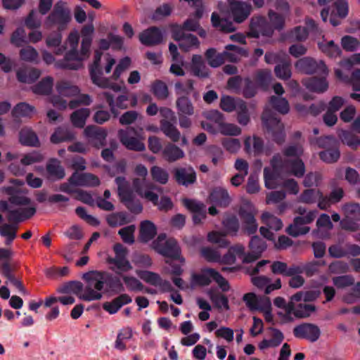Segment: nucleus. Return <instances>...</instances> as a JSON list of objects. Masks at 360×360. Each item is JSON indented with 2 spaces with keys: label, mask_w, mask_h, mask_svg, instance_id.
I'll use <instances>...</instances> for the list:
<instances>
[{
  "label": "nucleus",
  "mask_w": 360,
  "mask_h": 360,
  "mask_svg": "<svg viewBox=\"0 0 360 360\" xmlns=\"http://www.w3.org/2000/svg\"><path fill=\"white\" fill-rule=\"evenodd\" d=\"M106 274L102 271H92L82 276L86 285L83 290V285L79 281H70L63 285L58 291L60 293L75 294L79 299L85 301L98 300L102 297Z\"/></svg>",
  "instance_id": "1"
},
{
  "label": "nucleus",
  "mask_w": 360,
  "mask_h": 360,
  "mask_svg": "<svg viewBox=\"0 0 360 360\" xmlns=\"http://www.w3.org/2000/svg\"><path fill=\"white\" fill-rule=\"evenodd\" d=\"M79 39V36L77 31L70 33L66 41V46L69 50L63 60L56 63V67L70 70H77L82 67V61L88 57L89 51L84 53L82 45L81 50H77ZM65 49L66 47L65 46H60L55 53L56 55H61Z\"/></svg>",
  "instance_id": "2"
},
{
  "label": "nucleus",
  "mask_w": 360,
  "mask_h": 360,
  "mask_svg": "<svg viewBox=\"0 0 360 360\" xmlns=\"http://www.w3.org/2000/svg\"><path fill=\"white\" fill-rule=\"evenodd\" d=\"M153 248L159 254L178 259L181 264L185 263V259L181 256V249L174 238H167L164 234H160L152 243Z\"/></svg>",
  "instance_id": "3"
},
{
  "label": "nucleus",
  "mask_w": 360,
  "mask_h": 360,
  "mask_svg": "<svg viewBox=\"0 0 360 360\" xmlns=\"http://www.w3.org/2000/svg\"><path fill=\"white\" fill-rule=\"evenodd\" d=\"M71 11L66 3L59 1L54 5L53 9L45 20V25L51 27L57 26L58 30H64L71 20Z\"/></svg>",
  "instance_id": "4"
},
{
  "label": "nucleus",
  "mask_w": 360,
  "mask_h": 360,
  "mask_svg": "<svg viewBox=\"0 0 360 360\" xmlns=\"http://www.w3.org/2000/svg\"><path fill=\"white\" fill-rule=\"evenodd\" d=\"M264 126L266 128L268 133L277 143H282L284 141V126L281 121L273 116L269 110H265L262 116Z\"/></svg>",
  "instance_id": "5"
},
{
  "label": "nucleus",
  "mask_w": 360,
  "mask_h": 360,
  "mask_svg": "<svg viewBox=\"0 0 360 360\" xmlns=\"http://www.w3.org/2000/svg\"><path fill=\"white\" fill-rule=\"evenodd\" d=\"M101 56V52L98 51L95 52L94 64L90 70V75L92 82L98 87L103 89L109 88L112 89L115 92H118L120 91L121 87L116 84L111 83L108 78L103 77L101 75V71L99 70V63Z\"/></svg>",
  "instance_id": "6"
},
{
  "label": "nucleus",
  "mask_w": 360,
  "mask_h": 360,
  "mask_svg": "<svg viewBox=\"0 0 360 360\" xmlns=\"http://www.w3.org/2000/svg\"><path fill=\"white\" fill-rule=\"evenodd\" d=\"M271 165L274 169L289 167L290 173L297 177H302L305 172L304 164L300 158L283 160L281 155L276 154L272 158Z\"/></svg>",
  "instance_id": "7"
},
{
  "label": "nucleus",
  "mask_w": 360,
  "mask_h": 360,
  "mask_svg": "<svg viewBox=\"0 0 360 360\" xmlns=\"http://www.w3.org/2000/svg\"><path fill=\"white\" fill-rule=\"evenodd\" d=\"M132 186L134 191L142 198L151 200L155 198V195L153 191L162 193L163 188L155 184L146 181V179L135 177L132 179Z\"/></svg>",
  "instance_id": "8"
},
{
  "label": "nucleus",
  "mask_w": 360,
  "mask_h": 360,
  "mask_svg": "<svg viewBox=\"0 0 360 360\" xmlns=\"http://www.w3.org/2000/svg\"><path fill=\"white\" fill-rule=\"evenodd\" d=\"M136 133V130L133 127L127 128V129H120L117 136L121 143L128 150L142 152L146 149L144 143L143 142V138L139 139L132 136L131 132Z\"/></svg>",
  "instance_id": "9"
},
{
  "label": "nucleus",
  "mask_w": 360,
  "mask_h": 360,
  "mask_svg": "<svg viewBox=\"0 0 360 360\" xmlns=\"http://www.w3.org/2000/svg\"><path fill=\"white\" fill-rule=\"evenodd\" d=\"M89 145L100 148L105 145L108 132L106 129L95 125L87 126L83 131Z\"/></svg>",
  "instance_id": "10"
},
{
  "label": "nucleus",
  "mask_w": 360,
  "mask_h": 360,
  "mask_svg": "<svg viewBox=\"0 0 360 360\" xmlns=\"http://www.w3.org/2000/svg\"><path fill=\"white\" fill-rule=\"evenodd\" d=\"M295 68L306 74H328V69L322 60L316 61L309 57L300 59L295 63Z\"/></svg>",
  "instance_id": "11"
},
{
  "label": "nucleus",
  "mask_w": 360,
  "mask_h": 360,
  "mask_svg": "<svg viewBox=\"0 0 360 360\" xmlns=\"http://www.w3.org/2000/svg\"><path fill=\"white\" fill-rule=\"evenodd\" d=\"M231 13L235 22L241 23L250 15L252 6L250 2L227 0Z\"/></svg>",
  "instance_id": "12"
},
{
  "label": "nucleus",
  "mask_w": 360,
  "mask_h": 360,
  "mask_svg": "<svg viewBox=\"0 0 360 360\" xmlns=\"http://www.w3.org/2000/svg\"><path fill=\"white\" fill-rule=\"evenodd\" d=\"M173 176L179 185L188 186L196 182V172L193 167H177L174 168Z\"/></svg>",
  "instance_id": "13"
},
{
  "label": "nucleus",
  "mask_w": 360,
  "mask_h": 360,
  "mask_svg": "<svg viewBox=\"0 0 360 360\" xmlns=\"http://www.w3.org/2000/svg\"><path fill=\"white\" fill-rule=\"evenodd\" d=\"M293 334L296 338L307 339L314 342L320 338L321 330L315 324L304 323L294 328Z\"/></svg>",
  "instance_id": "14"
},
{
  "label": "nucleus",
  "mask_w": 360,
  "mask_h": 360,
  "mask_svg": "<svg viewBox=\"0 0 360 360\" xmlns=\"http://www.w3.org/2000/svg\"><path fill=\"white\" fill-rule=\"evenodd\" d=\"M0 191L9 195L8 202L15 205H28L31 199L27 197L28 191L14 186H3Z\"/></svg>",
  "instance_id": "15"
},
{
  "label": "nucleus",
  "mask_w": 360,
  "mask_h": 360,
  "mask_svg": "<svg viewBox=\"0 0 360 360\" xmlns=\"http://www.w3.org/2000/svg\"><path fill=\"white\" fill-rule=\"evenodd\" d=\"M139 276L147 283L158 287L161 292L172 291L173 288L171 283L168 281L162 279L159 274L155 272L144 271L139 274Z\"/></svg>",
  "instance_id": "16"
},
{
  "label": "nucleus",
  "mask_w": 360,
  "mask_h": 360,
  "mask_svg": "<svg viewBox=\"0 0 360 360\" xmlns=\"http://www.w3.org/2000/svg\"><path fill=\"white\" fill-rule=\"evenodd\" d=\"M69 181L75 186L90 187L98 186L101 183L98 177L93 174H79L77 172L72 174Z\"/></svg>",
  "instance_id": "17"
},
{
  "label": "nucleus",
  "mask_w": 360,
  "mask_h": 360,
  "mask_svg": "<svg viewBox=\"0 0 360 360\" xmlns=\"http://www.w3.org/2000/svg\"><path fill=\"white\" fill-rule=\"evenodd\" d=\"M139 38L143 45L155 46L162 42V34L159 28L151 27L140 33Z\"/></svg>",
  "instance_id": "18"
},
{
  "label": "nucleus",
  "mask_w": 360,
  "mask_h": 360,
  "mask_svg": "<svg viewBox=\"0 0 360 360\" xmlns=\"http://www.w3.org/2000/svg\"><path fill=\"white\" fill-rule=\"evenodd\" d=\"M252 284L259 289L264 290V293L268 295L273 290L281 288V281L280 278L276 280L274 283H271V279L265 276H252L251 278Z\"/></svg>",
  "instance_id": "19"
},
{
  "label": "nucleus",
  "mask_w": 360,
  "mask_h": 360,
  "mask_svg": "<svg viewBox=\"0 0 360 360\" xmlns=\"http://www.w3.org/2000/svg\"><path fill=\"white\" fill-rule=\"evenodd\" d=\"M208 200L219 207H226L231 202L228 191L223 187H216L210 192Z\"/></svg>",
  "instance_id": "20"
},
{
  "label": "nucleus",
  "mask_w": 360,
  "mask_h": 360,
  "mask_svg": "<svg viewBox=\"0 0 360 360\" xmlns=\"http://www.w3.org/2000/svg\"><path fill=\"white\" fill-rule=\"evenodd\" d=\"M174 39L179 41V46L184 51H189L193 47H198L199 41L198 38L193 34H185L182 30L176 31L174 33Z\"/></svg>",
  "instance_id": "21"
},
{
  "label": "nucleus",
  "mask_w": 360,
  "mask_h": 360,
  "mask_svg": "<svg viewBox=\"0 0 360 360\" xmlns=\"http://www.w3.org/2000/svg\"><path fill=\"white\" fill-rule=\"evenodd\" d=\"M249 248L251 252L249 253V257H245L246 262H254L257 259L262 253L266 250V244L264 240L257 236H252L250 243Z\"/></svg>",
  "instance_id": "22"
},
{
  "label": "nucleus",
  "mask_w": 360,
  "mask_h": 360,
  "mask_svg": "<svg viewBox=\"0 0 360 360\" xmlns=\"http://www.w3.org/2000/svg\"><path fill=\"white\" fill-rule=\"evenodd\" d=\"M102 96L105 98L108 103L110 111L115 116H117L118 112L116 108L126 109L127 108V101H128V96L126 94H122L114 99V96L110 93L105 91L102 94Z\"/></svg>",
  "instance_id": "23"
},
{
  "label": "nucleus",
  "mask_w": 360,
  "mask_h": 360,
  "mask_svg": "<svg viewBox=\"0 0 360 360\" xmlns=\"http://www.w3.org/2000/svg\"><path fill=\"white\" fill-rule=\"evenodd\" d=\"M76 139V134L68 127H59L56 129L51 136V142L55 144L62 142H69Z\"/></svg>",
  "instance_id": "24"
},
{
  "label": "nucleus",
  "mask_w": 360,
  "mask_h": 360,
  "mask_svg": "<svg viewBox=\"0 0 360 360\" xmlns=\"http://www.w3.org/2000/svg\"><path fill=\"white\" fill-rule=\"evenodd\" d=\"M110 269L117 274H122L132 269L127 257H110L108 259Z\"/></svg>",
  "instance_id": "25"
},
{
  "label": "nucleus",
  "mask_w": 360,
  "mask_h": 360,
  "mask_svg": "<svg viewBox=\"0 0 360 360\" xmlns=\"http://www.w3.org/2000/svg\"><path fill=\"white\" fill-rule=\"evenodd\" d=\"M344 196V191L340 187L333 188L328 195H323L322 200L318 204L321 210H326L331 205L340 202Z\"/></svg>",
  "instance_id": "26"
},
{
  "label": "nucleus",
  "mask_w": 360,
  "mask_h": 360,
  "mask_svg": "<svg viewBox=\"0 0 360 360\" xmlns=\"http://www.w3.org/2000/svg\"><path fill=\"white\" fill-rule=\"evenodd\" d=\"M132 300L127 294H122L111 302L103 303V308L110 314H115L123 305L131 302Z\"/></svg>",
  "instance_id": "27"
},
{
  "label": "nucleus",
  "mask_w": 360,
  "mask_h": 360,
  "mask_svg": "<svg viewBox=\"0 0 360 360\" xmlns=\"http://www.w3.org/2000/svg\"><path fill=\"white\" fill-rule=\"evenodd\" d=\"M162 158L169 162H176L185 156L182 149L173 143H168L162 151Z\"/></svg>",
  "instance_id": "28"
},
{
  "label": "nucleus",
  "mask_w": 360,
  "mask_h": 360,
  "mask_svg": "<svg viewBox=\"0 0 360 360\" xmlns=\"http://www.w3.org/2000/svg\"><path fill=\"white\" fill-rule=\"evenodd\" d=\"M316 310L314 305L309 304H299L298 305L293 304V309L290 312V320H287V322H290L295 319H303L309 316Z\"/></svg>",
  "instance_id": "29"
},
{
  "label": "nucleus",
  "mask_w": 360,
  "mask_h": 360,
  "mask_svg": "<svg viewBox=\"0 0 360 360\" xmlns=\"http://www.w3.org/2000/svg\"><path fill=\"white\" fill-rule=\"evenodd\" d=\"M157 234V229L155 224L148 220L141 223L139 231V240L142 243H148Z\"/></svg>",
  "instance_id": "30"
},
{
  "label": "nucleus",
  "mask_w": 360,
  "mask_h": 360,
  "mask_svg": "<svg viewBox=\"0 0 360 360\" xmlns=\"http://www.w3.org/2000/svg\"><path fill=\"white\" fill-rule=\"evenodd\" d=\"M191 71L194 75L206 78L209 77V70L200 55H193L191 65Z\"/></svg>",
  "instance_id": "31"
},
{
  "label": "nucleus",
  "mask_w": 360,
  "mask_h": 360,
  "mask_svg": "<svg viewBox=\"0 0 360 360\" xmlns=\"http://www.w3.org/2000/svg\"><path fill=\"white\" fill-rule=\"evenodd\" d=\"M226 49V51L223 52L224 60H228L231 62H237L242 57H247L248 56L247 50L235 45H227Z\"/></svg>",
  "instance_id": "32"
},
{
  "label": "nucleus",
  "mask_w": 360,
  "mask_h": 360,
  "mask_svg": "<svg viewBox=\"0 0 360 360\" xmlns=\"http://www.w3.org/2000/svg\"><path fill=\"white\" fill-rule=\"evenodd\" d=\"M56 89L60 96L68 98L77 96L80 92L79 89L77 86H74L65 80L58 82Z\"/></svg>",
  "instance_id": "33"
},
{
  "label": "nucleus",
  "mask_w": 360,
  "mask_h": 360,
  "mask_svg": "<svg viewBox=\"0 0 360 360\" xmlns=\"http://www.w3.org/2000/svg\"><path fill=\"white\" fill-rule=\"evenodd\" d=\"M323 198L322 192L319 189H306L299 196L298 200L305 204H318Z\"/></svg>",
  "instance_id": "34"
},
{
  "label": "nucleus",
  "mask_w": 360,
  "mask_h": 360,
  "mask_svg": "<svg viewBox=\"0 0 360 360\" xmlns=\"http://www.w3.org/2000/svg\"><path fill=\"white\" fill-rule=\"evenodd\" d=\"M214 269H203L198 274H194L191 276V283L193 285L201 286L208 285L213 278Z\"/></svg>",
  "instance_id": "35"
},
{
  "label": "nucleus",
  "mask_w": 360,
  "mask_h": 360,
  "mask_svg": "<svg viewBox=\"0 0 360 360\" xmlns=\"http://www.w3.org/2000/svg\"><path fill=\"white\" fill-rule=\"evenodd\" d=\"M41 75L39 70L34 68H22L17 72L18 79L22 83H32L37 79Z\"/></svg>",
  "instance_id": "36"
},
{
  "label": "nucleus",
  "mask_w": 360,
  "mask_h": 360,
  "mask_svg": "<svg viewBox=\"0 0 360 360\" xmlns=\"http://www.w3.org/2000/svg\"><path fill=\"white\" fill-rule=\"evenodd\" d=\"M160 129L164 134L173 142H177L179 141L181 138L180 131L169 120H162L160 121Z\"/></svg>",
  "instance_id": "37"
},
{
  "label": "nucleus",
  "mask_w": 360,
  "mask_h": 360,
  "mask_svg": "<svg viewBox=\"0 0 360 360\" xmlns=\"http://www.w3.org/2000/svg\"><path fill=\"white\" fill-rule=\"evenodd\" d=\"M212 25L216 29L224 32H232L235 30L233 24L224 18H221L217 13H212L211 16Z\"/></svg>",
  "instance_id": "38"
},
{
  "label": "nucleus",
  "mask_w": 360,
  "mask_h": 360,
  "mask_svg": "<svg viewBox=\"0 0 360 360\" xmlns=\"http://www.w3.org/2000/svg\"><path fill=\"white\" fill-rule=\"evenodd\" d=\"M89 115L90 110L89 108H80L71 114L70 121L74 127L83 128Z\"/></svg>",
  "instance_id": "39"
},
{
  "label": "nucleus",
  "mask_w": 360,
  "mask_h": 360,
  "mask_svg": "<svg viewBox=\"0 0 360 360\" xmlns=\"http://www.w3.org/2000/svg\"><path fill=\"white\" fill-rule=\"evenodd\" d=\"M244 145L245 150L248 153H253L255 155H257L261 153L263 150V141L255 136L247 137L245 140Z\"/></svg>",
  "instance_id": "40"
},
{
  "label": "nucleus",
  "mask_w": 360,
  "mask_h": 360,
  "mask_svg": "<svg viewBox=\"0 0 360 360\" xmlns=\"http://www.w3.org/2000/svg\"><path fill=\"white\" fill-rule=\"evenodd\" d=\"M20 142L25 146L37 147L39 141L37 134L30 129L24 128L20 131Z\"/></svg>",
  "instance_id": "41"
},
{
  "label": "nucleus",
  "mask_w": 360,
  "mask_h": 360,
  "mask_svg": "<svg viewBox=\"0 0 360 360\" xmlns=\"http://www.w3.org/2000/svg\"><path fill=\"white\" fill-rule=\"evenodd\" d=\"M53 86V79L51 77H46L38 84L32 86V90L36 94L48 95L51 92Z\"/></svg>",
  "instance_id": "42"
},
{
  "label": "nucleus",
  "mask_w": 360,
  "mask_h": 360,
  "mask_svg": "<svg viewBox=\"0 0 360 360\" xmlns=\"http://www.w3.org/2000/svg\"><path fill=\"white\" fill-rule=\"evenodd\" d=\"M18 226L13 224H0V236L6 238L5 243L10 245L17 236Z\"/></svg>",
  "instance_id": "43"
},
{
  "label": "nucleus",
  "mask_w": 360,
  "mask_h": 360,
  "mask_svg": "<svg viewBox=\"0 0 360 360\" xmlns=\"http://www.w3.org/2000/svg\"><path fill=\"white\" fill-rule=\"evenodd\" d=\"M115 181L117 186V194L120 200L134 194V191L125 177L117 176L115 178Z\"/></svg>",
  "instance_id": "44"
},
{
  "label": "nucleus",
  "mask_w": 360,
  "mask_h": 360,
  "mask_svg": "<svg viewBox=\"0 0 360 360\" xmlns=\"http://www.w3.org/2000/svg\"><path fill=\"white\" fill-rule=\"evenodd\" d=\"M94 32V26L92 23L84 25L81 30V34L82 37V46L84 53L89 51Z\"/></svg>",
  "instance_id": "45"
},
{
  "label": "nucleus",
  "mask_w": 360,
  "mask_h": 360,
  "mask_svg": "<svg viewBox=\"0 0 360 360\" xmlns=\"http://www.w3.org/2000/svg\"><path fill=\"white\" fill-rule=\"evenodd\" d=\"M176 108L179 113L184 115H193L194 113V107L191 100L184 96L177 98L176 101Z\"/></svg>",
  "instance_id": "46"
},
{
  "label": "nucleus",
  "mask_w": 360,
  "mask_h": 360,
  "mask_svg": "<svg viewBox=\"0 0 360 360\" xmlns=\"http://www.w3.org/2000/svg\"><path fill=\"white\" fill-rule=\"evenodd\" d=\"M305 86L310 91L322 93L328 88V84L325 78L313 77L305 82Z\"/></svg>",
  "instance_id": "47"
},
{
  "label": "nucleus",
  "mask_w": 360,
  "mask_h": 360,
  "mask_svg": "<svg viewBox=\"0 0 360 360\" xmlns=\"http://www.w3.org/2000/svg\"><path fill=\"white\" fill-rule=\"evenodd\" d=\"M269 103L274 109L283 115L287 114L290 110L288 101L282 96H271Z\"/></svg>",
  "instance_id": "48"
},
{
  "label": "nucleus",
  "mask_w": 360,
  "mask_h": 360,
  "mask_svg": "<svg viewBox=\"0 0 360 360\" xmlns=\"http://www.w3.org/2000/svg\"><path fill=\"white\" fill-rule=\"evenodd\" d=\"M152 179L161 185H165L169 181V175L168 172L159 166H153L150 168Z\"/></svg>",
  "instance_id": "49"
},
{
  "label": "nucleus",
  "mask_w": 360,
  "mask_h": 360,
  "mask_svg": "<svg viewBox=\"0 0 360 360\" xmlns=\"http://www.w3.org/2000/svg\"><path fill=\"white\" fill-rule=\"evenodd\" d=\"M208 64L212 68H217L224 63V53H217L216 49L210 48L205 52Z\"/></svg>",
  "instance_id": "50"
},
{
  "label": "nucleus",
  "mask_w": 360,
  "mask_h": 360,
  "mask_svg": "<svg viewBox=\"0 0 360 360\" xmlns=\"http://www.w3.org/2000/svg\"><path fill=\"white\" fill-rule=\"evenodd\" d=\"M310 229L304 224L300 222L297 219H294L293 222L286 229V232L292 237H297L304 235L309 231Z\"/></svg>",
  "instance_id": "51"
},
{
  "label": "nucleus",
  "mask_w": 360,
  "mask_h": 360,
  "mask_svg": "<svg viewBox=\"0 0 360 360\" xmlns=\"http://www.w3.org/2000/svg\"><path fill=\"white\" fill-rule=\"evenodd\" d=\"M34 112V107L26 103H18L12 110V114L15 117H30Z\"/></svg>",
  "instance_id": "52"
},
{
  "label": "nucleus",
  "mask_w": 360,
  "mask_h": 360,
  "mask_svg": "<svg viewBox=\"0 0 360 360\" xmlns=\"http://www.w3.org/2000/svg\"><path fill=\"white\" fill-rule=\"evenodd\" d=\"M157 191H153V194L155 195V198L151 200H147L151 202L154 205L157 206L158 208L161 211H168L172 209L173 203L172 200L168 196H162L159 200V195Z\"/></svg>",
  "instance_id": "53"
},
{
  "label": "nucleus",
  "mask_w": 360,
  "mask_h": 360,
  "mask_svg": "<svg viewBox=\"0 0 360 360\" xmlns=\"http://www.w3.org/2000/svg\"><path fill=\"white\" fill-rule=\"evenodd\" d=\"M338 136L344 144L352 148H356L360 146V139L349 131L342 130Z\"/></svg>",
  "instance_id": "54"
},
{
  "label": "nucleus",
  "mask_w": 360,
  "mask_h": 360,
  "mask_svg": "<svg viewBox=\"0 0 360 360\" xmlns=\"http://www.w3.org/2000/svg\"><path fill=\"white\" fill-rule=\"evenodd\" d=\"M262 221L269 229L276 231H279L283 227V223L280 219L269 212H264L261 217Z\"/></svg>",
  "instance_id": "55"
},
{
  "label": "nucleus",
  "mask_w": 360,
  "mask_h": 360,
  "mask_svg": "<svg viewBox=\"0 0 360 360\" xmlns=\"http://www.w3.org/2000/svg\"><path fill=\"white\" fill-rule=\"evenodd\" d=\"M237 112V121L243 126H246L250 121L246 103L243 100H239V105L236 110Z\"/></svg>",
  "instance_id": "56"
},
{
  "label": "nucleus",
  "mask_w": 360,
  "mask_h": 360,
  "mask_svg": "<svg viewBox=\"0 0 360 360\" xmlns=\"http://www.w3.org/2000/svg\"><path fill=\"white\" fill-rule=\"evenodd\" d=\"M222 224L225 229L224 233L226 235L233 236L237 235L240 225L238 220L236 217L231 216L226 218L223 221Z\"/></svg>",
  "instance_id": "57"
},
{
  "label": "nucleus",
  "mask_w": 360,
  "mask_h": 360,
  "mask_svg": "<svg viewBox=\"0 0 360 360\" xmlns=\"http://www.w3.org/2000/svg\"><path fill=\"white\" fill-rule=\"evenodd\" d=\"M340 156L339 146L332 149L324 150L319 153L321 160L328 164L336 162L339 160Z\"/></svg>",
  "instance_id": "58"
},
{
  "label": "nucleus",
  "mask_w": 360,
  "mask_h": 360,
  "mask_svg": "<svg viewBox=\"0 0 360 360\" xmlns=\"http://www.w3.org/2000/svg\"><path fill=\"white\" fill-rule=\"evenodd\" d=\"M151 91L158 99H166L169 96L167 86L160 80H156L152 84Z\"/></svg>",
  "instance_id": "59"
},
{
  "label": "nucleus",
  "mask_w": 360,
  "mask_h": 360,
  "mask_svg": "<svg viewBox=\"0 0 360 360\" xmlns=\"http://www.w3.org/2000/svg\"><path fill=\"white\" fill-rule=\"evenodd\" d=\"M346 217L354 220H360V205L355 202L347 203L342 206Z\"/></svg>",
  "instance_id": "60"
},
{
  "label": "nucleus",
  "mask_w": 360,
  "mask_h": 360,
  "mask_svg": "<svg viewBox=\"0 0 360 360\" xmlns=\"http://www.w3.org/2000/svg\"><path fill=\"white\" fill-rule=\"evenodd\" d=\"M314 143L319 148H324L325 150L332 149L336 146H339L338 141L331 136L317 138L314 141Z\"/></svg>",
  "instance_id": "61"
},
{
  "label": "nucleus",
  "mask_w": 360,
  "mask_h": 360,
  "mask_svg": "<svg viewBox=\"0 0 360 360\" xmlns=\"http://www.w3.org/2000/svg\"><path fill=\"white\" fill-rule=\"evenodd\" d=\"M256 210L248 200H243L238 209V215L241 220L255 217Z\"/></svg>",
  "instance_id": "62"
},
{
  "label": "nucleus",
  "mask_w": 360,
  "mask_h": 360,
  "mask_svg": "<svg viewBox=\"0 0 360 360\" xmlns=\"http://www.w3.org/2000/svg\"><path fill=\"white\" fill-rule=\"evenodd\" d=\"M131 212L139 214L143 210V207L139 200L135 198L134 194L127 196L120 200Z\"/></svg>",
  "instance_id": "63"
},
{
  "label": "nucleus",
  "mask_w": 360,
  "mask_h": 360,
  "mask_svg": "<svg viewBox=\"0 0 360 360\" xmlns=\"http://www.w3.org/2000/svg\"><path fill=\"white\" fill-rule=\"evenodd\" d=\"M219 131L222 135L230 136H237L242 133V129L238 125L225 122L221 123Z\"/></svg>",
  "instance_id": "64"
}]
</instances>
